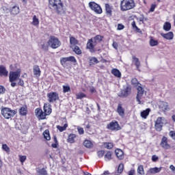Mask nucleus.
I'll use <instances>...</instances> for the list:
<instances>
[{"instance_id": "obj_41", "label": "nucleus", "mask_w": 175, "mask_h": 175, "mask_svg": "<svg viewBox=\"0 0 175 175\" xmlns=\"http://www.w3.org/2000/svg\"><path fill=\"white\" fill-rule=\"evenodd\" d=\"M37 173L38 175H49V174L47 173V170H46V168L38 169L37 170Z\"/></svg>"}, {"instance_id": "obj_15", "label": "nucleus", "mask_w": 175, "mask_h": 175, "mask_svg": "<svg viewBox=\"0 0 175 175\" xmlns=\"http://www.w3.org/2000/svg\"><path fill=\"white\" fill-rule=\"evenodd\" d=\"M160 146L164 150H170L171 146L169 144V142L167 141V138L165 136H163L161 139Z\"/></svg>"}, {"instance_id": "obj_21", "label": "nucleus", "mask_w": 175, "mask_h": 175, "mask_svg": "<svg viewBox=\"0 0 175 175\" xmlns=\"http://www.w3.org/2000/svg\"><path fill=\"white\" fill-rule=\"evenodd\" d=\"M76 139H77V135L75 133H70L68 136L67 143H70V144H73L74 143H76Z\"/></svg>"}, {"instance_id": "obj_13", "label": "nucleus", "mask_w": 175, "mask_h": 175, "mask_svg": "<svg viewBox=\"0 0 175 175\" xmlns=\"http://www.w3.org/2000/svg\"><path fill=\"white\" fill-rule=\"evenodd\" d=\"M137 94L136 96L137 102H138L139 105L142 104V97L144 94V90L141 85H139L137 88Z\"/></svg>"}, {"instance_id": "obj_54", "label": "nucleus", "mask_w": 175, "mask_h": 175, "mask_svg": "<svg viewBox=\"0 0 175 175\" xmlns=\"http://www.w3.org/2000/svg\"><path fill=\"white\" fill-rule=\"evenodd\" d=\"M154 124H160L163 125V122H162V117H158L157 120L154 122Z\"/></svg>"}, {"instance_id": "obj_24", "label": "nucleus", "mask_w": 175, "mask_h": 175, "mask_svg": "<svg viewBox=\"0 0 175 175\" xmlns=\"http://www.w3.org/2000/svg\"><path fill=\"white\" fill-rule=\"evenodd\" d=\"M115 154L118 158V159H119L120 161H122V159H124V151H122V150L121 149H116L115 150Z\"/></svg>"}, {"instance_id": "obj_34", "label": "nucleus", "mask_w": 175, "mask_h": 175, "mask_svg": "<svg viewBox=\"0 0 175 175\" xmlns=\"http://www.w3.org/2000/svg\"><path fill=\"white\" fill-rule=\"evenodd\" d=\"M96 64H99V60L95 57H92L89 59V65L90 66H92V65H95Z\"/></svg>"}, {"instance_id": "obj_57", "label": "nucleus", "mask_w": 175, "mask_h": 175, "mask_svg": "<svg viewBox=\"0 0 175 175\" xmlns=\"http://www.w3.org/2000/svg\"><path fill=\"white\" fill-rule=\"evenodd\" d=\"M18 82L17 83L18 85H21V87H24V81L21 79H18Z\"/></svg>"}, {"instance_id": "obj_6", "label": "nucleus", "mask_w": 175, "mask_h": 175, "mask_svg": "<svg viewBox=\"0 0 175 175\" xmlns=\"http://www.w3.org/2000/svg\"><path fill=\"white\" fill-rule=\"evenodd\" d=\"M107 129L111 131V132H117L121 131L122 129L117 120H112L107 125Z\"/></svg>"}, {"instance_id": "obj_45", "label": "nucleus", "mask_w": 175, "mask_h": 175, "mask_svg": "<svg viewBox=\"0 0 175 175\" xmlns=\"http://www.w3.org/2000/svg\"><path fill=\"white\" fill-rule=\"evenodd\" d=\"M53 142L54 144H51L53 148H57L58 147V139H57V135H53Z\"/></svg>"}, {"instance_id": "obj_40", "label": "nucleus", "mask_w": 175, "mask_h": 175, "mask_svg": "<svg viewBox=\"0 0 175 175\" xmlns=\"http://www.w3.org/2000/svg\"><path fill=\"white\" fill-rule=\"evenodd\" d=\"M137 172L139 175H144V167L143 165H139L137 169Z\"/></svg>"}, {"instance_id": "obj_53", "label": "nucleus", "mask_w": 175, "mask_h": 175, "mask_svg": "<svg viewBox=\"0 0 175 175\" xmlns=\"http://www.w3.org/2000/svg\"><path fill=\"white\" fill-rule=\"evenodd\" d=\"M19 161L21 163H24L25 161H27V156L19 155Z\"/></svg>"}, {"instance_id": "obj_16", "label": "nucleus", "mask_w": 175, "mask_h": 175, "mask_svg": "<svg viewBox=\"0 0 175 175\" xmlns=\"http://www.w3.org/2000/svg\"><path fill=\"white\" fill-rule=\"evenodd\" d=\"M61 120L63 122L64 126H62L59 125H57L56 128L57 130H59V132H64V131H66V129L68 126V120H66V118H62Z\"/></svg>"}, {"instance_id": "obj_18", "label": "nucleus", "mask_w": 175, "mask_h": 175, "mask_svg": "<svg viewBox=\"0 0 175 175\" xmlns=\"http://www.w3.org/2000/svg\"><path fill=\"white\" fill-rule=\"evenodd\" d=\"M43 111L46 116H50L53 112V109H51V105L50 103H45L43 106Z\"/></svg>"}, {"instance_id": "obj_25", "label": "nucleus", "mask_w": 175, "mask_h": 175, "mask_svg": "<svg viewBox=\"0 0 175 175\" xmlns=\"http://www.w3.org/2000/svg\"><path fill=\"white\" fill-rule=\"evenodd\" d=\"M132 59L134 65L136 66L137 70H138V72H140L141 63L139 60V58L136 57V56H133Z\"/></svg>"}, {"instance_id": "obj_5", "label": "nucleus", "mask_w": 175, "mask_h": 175, "mask_svg": "<svg viewBox=\"0 0 175 175\" xmlns=\"http://www.w3.org/2000/svg\"><path fill=\"white\" fill-rule=\"evenodd\" d=\"M16 111L8 107H4L1 109V114L4 118H6V120H9V118L14 117V116H16Z\"/></svg>"}, {"instance_id": "obj_17", "label": "nucleus", "mask_w": 175, "mask_h": 175, "mask_svg": "<svg viewBox=\"0 0 175 175\" xmlns=\"http://www.w3.org/2000/svg\"><path fill=\"white\" fill-rule=\"evenodd\" d=\"M131 92L132 88L130 85H127L121 91L120 96H122V98H126V96H129V95L131 94Z\"/></svg>"}, {"instance_id": "obj_26", "label": "nucleus", "mask_w": 175, "mask_h": 175, "mask_svg": "<svg viewBox=\"0 0 175 175\" xmlns=\"http://www.w3.org/2000/svg\"><path fill=\"white\" fill-rule=\"evenodd\" d=\"M69 39L71 47H75V46H77V44H79V40H77V38H75L72 35H70Z\"/></svg>"}, {"instance_id": "obj_49", "label": "nucleus", "mask_w": 175, "mask_h": 175, "mask_svg": "<svg viewBox=\"0 0 175 175\" xmlns=\"http://www.w3.org/2000/svg\"><path fill=\"white\" fill-rule=\"evenodd\" d=\"M63 92L66 94V92H70V86L69 85H63Z\"/></svg>"}, {"instance_id": "obj_38", "label": "nucleus", "mask_w": 175, "mask_h": 175, "mask_svg": "<svg viewBox=\"0 0 175 175\" xmlns=\"http://www.w3.org/2000/svg\"><path fill=\"white\" fill-rule=\"evenodd\" d=\"M111 74L115 76V77H121V72L117 68H113L111 70Z\"/></svg>"}, {"instance_id": "obj_19", "label": "nucleus", "mask_w": 175, "mask_h": 175, "mask_svg": "<svg viewBox=\"0 0 175 175\" xmlns=\"http://www.w3.org/2000/svg\"><path fill=\"white\" fill-rule=\"evenodd\" d=\"M9 75V71L6 69V67L3 65H0V77H8Z\"/></svg>"}, {"instance_id": "obj_52", "label": "nucleus", "mask_w": 175, "mask_h": 175, "mask_svg": "<svg viewBox=\"0 0 175 175\" xmlns=\"http://www.w3.org/2000/svg\"><path fill=\"white\" fill-rule=\"evenodd\" d=\"M97 155L98 158H103V156L105 155V150H100L97 152Z\"/></svg>"}, {"instance_id": "obj_60", "label": "nucleus", "mask_w": 175, "mask_h": 175, "mask_svg": "<svg viewBox=\"0 0 175 175\" xmlns=\"http://www.w3.org/2000/svg\"><path fill=\"white\" fill-rule=\"evenodd\" d=\"M139 20L141 23H144L147 20L146 17H144V15H142L141 17L139 18Z\"/></svg>"}, {"instance_id": "obj_58", "label": "nucleus", "mask_w": 175, "mask_h": 175, "mask_svg": "<svg viewBox=\"0 0 175 175\" xmlns=\"http://www.w3.org/2000/svg\"><path fill=\"white\" fill-rule=\"evenodd\" d=\"M77 129H78V133L79 135H84V129H83V127H79Z\"/></svg>"}, {"instance_id": "obj_1", "label": "nucleus", "mask_w": 175, "mask_h": 175, "mask_svg": "<svg viewBox=\"0 0 175 175\" xmlns=\"http://www.w3.org/2000/svg\"><path fill=\"white\" fill-rule=\"evenodd\" d=\"M49 7L57 14L65 13V5L62 0H49Z\"/></svg>"}, {"instance_id": "obj_23", "label": "nucleus", "mask_w": 175, "mask_h": 175, "mask_svg": "<svg viewBox=\"0 0 175 175\" xmlns=\"http://www.w3.org/2000/svg\"><path fill=\"white\" fill-rule=\"evenodd\" d=\"M116 111L120 117L125 116V109L122 107V104L118 105Z\"/></svg>"}, {"instance_id": "obj_7", "label": "nucleus", "mask_w": 175, "mask_h": 175, "mask_svg": "<svg viewBox=\"0 0 175 175\" xmlns=\"http://www.w3.org/2000/svg\"><path fill=\"white\" fill-rule=\"evenodd\" d=\"M89 8L91 9V10H93L94 13H96V14H102V13H103L102 7L94 1H90L89 3Z\"/></svg>"}, {"instance_id": "obj_44", "label": "nucleus", "mask_w": 175, "mask_h": 175, "mask_svg": "<svg viewBox=\"0 0 175 175\" xmlns=\"http://www.w3.org/2000/svg\"><path fill=\"white\" fill-rule=\"evenodd\" d=\"M124 172V163H120L118 165V172L116 174V175H120Z\"/></svg>"}, {"instance_id": "obj_42", "label": "nucleus", "mask_w": 175, "mask_h": 175, "mask_svg": "<svg viewBox=\"0 0 175 175\" xmlns=\"http://www.w3.org/2000/svg\"><path fill=\"white\" fill-rule=\"evenodd\" d=\"M149 43H150V46L151 47H154V46H158V44H159L158 40H154V38H152V37H150Z\"/></svg>"}, {"instance_id": "obj_31", "label": "nucleus", "mask_w": 175, "mask_h": 175, "mask_svg": "<svg viewBox=\"0 0 175 175\" xmlns=\"http://www.w3.org/2000/svg\"><path fill=\"white\" fill-rule=\"evenodd\" d=\"M83 146L86 148H92L94 147V144L90 140L85 139L83 142Z\"/></svg>"}, {"instance_id": "obj_35", "label": "nucleus", "mask_w": 175, "mask_h": 175, "mask_svg": "<svg viewBox=\"0 0 175 175\" xmlns=\"http://www.w3.org/2000/svg\"><path fill=\"white\" fill-rule=\"evenodd\" d=\"M131 26H132V29L133 31H135V32H137L138 33H142V30H140V29L137 27V26L136 25V22L135 21H133L131 23Z\"/></svg>"}, {"instance_id": "obj_9", "label": "nucleus", "mask_w": 175, "mask_h": 175, "mask_svg": "<svg viewBox=\"0 0 175 175\" xmlns=\"http://www.w3.org/2000/svg\"><path fill=\"white\" fill-rule=\"evenodd\" d=\"M21 76V70L18 69L16 71H10L9 75L10 82L16 81L18 79H20Z\"/></svg>"}, {"instance_id": "obj_27", "label": "nucleus", "mask_w": 175, "mask_h": 175, "mask_svg": "<svg viewBox=\"0 0 175 175\" xmlns=\"http://www.w3.org/2000/svg\"><path fill=\"white\" fill-rule=\"evenodd\" d=\"M161 36L164 39H167V40H172L173 39V38H174V34L172 31H170L167 33H161Z\"/></svg>"}, {"instance_id": "obj_20", "label": "nucleus", "mask_w": 175, "mask_h": 175, "mask_svg": "<svg viewBox=\"0 0 175 175\" xmlns=\"http://www.w3.org/2000/svg\"><path fill=\"white\" fill-rule=\"evenodd\" d=\"M10 13L12 16H17L18 13H20V7L18 5H15L10 8Z\"/></svg>"}, {"instance_id": "obj_4", "label": "nucleus", "mask_w": 175, "mask_h": 175, "mask_svg": "<svg viewBox=\"0 0 175 175\" xmlns=\"http://www.w3.org/2000/svg\"><path fill=\"white\" fill-rule=\"evenodd\" d=\"M47 43L49 46L53 49H58V47H61L62 44L59 39L55 36H51Z\"/></svg>"}, {"instance_id": "obj_30", "label": "nucleus", "mask_w": 175, "mask_h": 175, "mask_svg": "<svg viewBox=\"0 0 175 175\" xmlns=\"http://www.w3.org/2000/svg\"><path fill=\"white\" fill-rule=\"evenodd\" d=\"M150 111H151L150 108H147L146 110L142 111L140 113L141 117L144 118V120H146L147 117L150 116Z\"/></svg>"}, {"instance_id": "obj_10", "label": "nucleus", "mask_w": 175, "mask_h": 175, "mask_svg": "<svg viewBox=\"0 0 175 175\" xmlns=\"http://www.w3.org/2000/svg\"><path fill=\"white\" fill-rule=\"evenodd\" d=\"M46 96L49 103H54V102H56V100H59V94H58L57 92H49L46 94Z\"/></svg>"}, {"instance_id": "obj_32", "label": "nucleus", "mask_w": 175, "mask_h": 175, "mask_svg": "<svg viewBox=\"0 0 175 175\" xmlns=\"http://www.w3.org/2000/svg\"><path fill=\"white\" fill-rule=\"evenodd\" d=\"M113 155V152L108 150L107 151V152L105 153L104 158L105 161H111L113 159V158L111 157V156Z\"/></svg>"}, {"instance_id": "obj_39", "label": "nucleus", "mask_w": 175, "mask_h": 175, "mask_svg": "<svg viewBox=\"0 0 175 175\" xmlns=\"http://www.w3.org/2000/svg\"><path fill=\"white\" fill-rule=\"evenodd\" d=\"M163 29L167 32L172 29V24L170 22H165L163 25Z\"/></svg>"}, {"instance_id": "obj_51", "label": "nucleus", "mask_w": 175, "mask_h": 175, "mask_svg": "<svg viewBox=\"0 0 175 175\" xmlns=\"http://www.w3.org/2000/svg\"><path fill=\"white\" fill-rule=\"evenodd\" d=\"M2 148L6 152H10V148H9L6 144L2 145Z\"/></svg>"}, {"instance_id": "obj_63", "label": "nucleus", "mask_w": 175, "mask_h": 175, "mask_svg": "<svg viewBox=\"0 0 175 175\" xmlns=\"http://www.w3.org/2000/svg\"><path fill=\"white\" fill-rule=\"evenodd\" d=\"M159 159L158 157H157V155H153L152 157V161L153 162H157V161Z\"/></svg>"}, {"instance_id": "obj_29", "label": "nucleus", "mask_w": 175, "mask_h": 175, "mask_svg": "<svg viewBox=\"0 0 175 175\" xmlns=\"http://www.w3.org/2000/svg\"><path fill=\"white\" fill-rule=\"evenodd\" d=\"M103 147L107 150H113L114 144L113 142H103Z\"/></svg>"}, {"instance_id": "obj_55", "label": "nucleus", "mask_w": 175, "mask_h": 175, "mask_svg": "<svg viewBox=\"0 0 175 175\" xmlns=\"http://www.w3.org/2000/svg\"><path fill=\"white\" fill-rule=\"evenodd\" d=\"M125 28V26L122 25V23H118L117 30L118 31H122Z\"/></svg>"}, {"instance_id": "obj_3", "label": "nucleus", "mask_w": 175, "mask_h": 175, "mask_svg": "<svg viewBox=\"0 0 175 175\" xmlns=\"http://www.w3.org/2000/svg\"><path fill=\"white\" fill-rule=\"evenodd\" d=\"M136 7L135 0H122L120 1V10L121 12H128L132 10Z\"/></svg>"}, {"instance_id": "obj_56", "label": "nucleus", "mask_w": 175, "mask_h": 175, "mask_svg": "<svg viewBox=\"0 0 175 175\" xmlns=\"http://www.w3.org/2000/svg\"><path fill=\"white\" fill-rule=\"evenodd\" d=\"M6 88L3 85H0V94H5Z\"/></svg>"}, {"instance_id": "obj_64", "label": "nucleus", "mask_w": 175, "mask_h": 175, "mask_svg": "<svg viewBox=\"0 0 175 175\" xmlns=\"http://www.w3.org/2000/svg\"><path fill=\"white\" fill-rule=\"evenodd\" d=\"M135 169H132V170H131L129 172H128V174L129 175H133V174H135Z\"/></svg>"}, {"instance_id": "obj_11", "label": "nucleus", "mask_w": 175, "mask_h": 175, "mask_svg": "<svg viewBox=\"0 0 175 175\" xmlns=\"http://www.w3.org/2000/svg\"><path fill=\"white\" fill-rule=\"evenodd\" d=\"M159 109L163 113H166V111L170 110V107L169 106V103L165 101H160L159 103Z\"/></svg>"}, {"instance_id": "obj_46", "label": "nucleus", "mask_w": 175, "mask_h": 175, "mask_svg": "<svg viewBox=\"0 0 175 175\" xmlns=\"http://www.w3.org/2000/svg\"><path fill=\"white\" fill-rule=\"evenodd\" d=\"M83 98H87V94L83 92H79L76 94V99H83Z\"/></svg>"}, {"instance_id": "obj_33", "label": "nucleus", "mask_w": 175, "mask_h": 175, "mask_svg": "<svg viewBox=\"0 0 175 175\" xmlns=\"http://www.w3.org/2000/svg\"><path fill=\"white\" fill-rule=\"evenodd\" d=\"M19 114L20 116H27L28 114V109H27V107H21L19 109Z\"/></svg>"}, {"instance_id": "obj_62", "label": "nucleus", "mask_w": 175, "mask_h": 175, "mask_svg": "<svg viewBox=\"0 0 175 175\" xmlns=\"http://www.w3.org/2000/svg\"><path fill=\"white\" fill-rule=\"evenodd\" d=\"M112 46H113V49H115V50L118 49V43L113 42L112 44Z\"/></svg>"}, {"instance_id": "obj_36", "label": "nucleus", "mask_w": 175, "mask_h": 175, "mask_svg": "<svg viewBox=\"0 0 175 175\" xmlns=\"http://www.w3.org/2000/svg\"><path fill=\"white\" fill-rule=\"evenodd\" d=\"M44 139H46L47 141L51 140V137H50V131L49 129L45 130L43 132Z\"/></svg>"}, {"instance_id": "obj_2", "label": "nucleus", "mask_w": 175, "mask_h": 175, "mask_svg": "<svg viewBox=\"0 0 175 175\" xmlns=\"http://www.w3.org/2000/svg\"><path fill=\"white\" fill-rule=\"evenodd\" d=\"M103 36L96 35L94 38H92L88 40L86 44V49L90 51V53H96V49L95 46L98 43H100L103 40Z\"/></svg>"}, {"instance_id": "obj_28", "label": "nucleus", "mask_w": 175, "mask_h": 175, "mask_svg": "<svg viewBox=\"0 0 175 175\" xmlns=\"http://www.w3.org/2000/svg\"><path fill=\"white\" fill-rule=\"evenodd\" d=\"M162 170V167H154L153 168H150L148 171V174H155L157 173H159Z\"/></svg>"}, {"instance_id": "obj_14", "label": "nucleus", "mask_w": 175, "mask_h": 175, "mask_svg": "<svg viewBox=\"0 0 175 175\" xmlns=\"http://www.w3.org/2000/svg\"><path fill=\"white\" fill-rule=\"evenodd\" d=\"M105 10L107 17L113 16V10H114L113 5H110L109 3H105Z\"/></svg>"}, {"instance_id": "obj_59", "label": "nucleus", "mask_w": 175, "mask_h": 175, "mask_svg": "<svg viewBox=\"0 0 175 175\" xmlns=\"http://www.w3.org/2000/svg\"><path fill=\"white\" fill-rule=\"evenodd\" d=\"M170 136L173 139V140H175V131H170Z\"/></svg>"}, {"instance_id": "obj_12", "label": "nucleus", "mask_w": 175, "mask_h": 175, "mask_svg": "<svg viewBox=\"0 0 175 175\" xmlns=\"http://www.w3.org/2000/svg\"><path fill=\"white\" fill-rule=\"evenodd\" d=\"M35 114L39 120H46V117H47V115H46L42 108H36L35 109Z\"/></svg>"}, {"instance_id": "obj_22", "label": "nucleus", "mask_w": 175, "mask_h": 175, "mask_svg": "<svg viewBox=\"0 0 175 175\" xmlns=\"http://www.w3.org/2000/svg\"><path fill=\"white\" fill-rule=\"evenodd\" d=\"M33 75L36 76V77H40L42 71L40 70V68L39 67V66L38 65L33 66Z\"/></svg>"}, {"instance_id": "obj_61", "label": "nucleus", "mask_w": 175, "mask_h": 175, "mask_svg": "<svg viewBox=\"0 0 175 175\" xmlns=\"http://www.w3.org/2000/svg\"><path fill=\"white\" fill-rule=\"evenodd\" d=\"M155 8H157V5L156 4H152L150 5V12H154Z\"/></svg>"}, {"instance_id": "obj_48", "label": "nucleus", "mask_w": 175, "mask_h": 175, "mask_svg": "<svg viewBox=\"0 0 175 175\" xmlns=\"http://www.w3.org/2000/svg\"><path fill=\"white\" fill-rule=\"evenodd\" d=\"M162 126H163L162 124L154 123V128L156 131H157L158 132H161V131H162Z\"/></svg>"}, {"instance_id": "obj_8", "label": "nucleus", "mask_w": 175, "mask_h": 175, "mask_svg": "<svg viewBox=\"0 0 175 175\" xmlns=\"http://www.w3.org/2000/svg\"><path fill=\"white\" fill-rule=\"evenodd\" d=\"M68 62L76 64V62H77V60L76 59V57H75V56L62 57L60 59V64L63 66V68H66V66H68Z\"/></svg>"}, {"instance_id": "obj_43", "label": "nucleus", "mask_w": 175, "mask_h": 175, "mask_svg": "<svg viewBox=\"0 0 175 175\" xmlns=\"http://www.w3.org/2000/svg\"><path fill=\"white\" fill-rule=\"evenodd\" d=\"M131 84L134 87H139V85H142V84L137 81V79L136 78H133L131 79Z\"/></svg>"}, {"instance_id": "obj_50", "label": "nucleus", "mask_w": 175, "mask_h": 175, "mask_svg": "<svg viewBox=\"0 0 175 175\" xmlns=\"http://www.w3.org/2000/svg\"><path fill=\"white\" fill-rule=\"evenodd\" d=\"M42 49L44 50V51H49V47H50V45H49V43L47 44H42L41 45Z\"/></svg>"}, {"instance_id": "obj_47", "label": "nucleus", "mask_w": 175, "mask_h": 175, "mask_svg": "<svg viewBox=\"0 0 175 175\" xmlns=\"http://www.w3.org/2000/svg\"><path fill=\"white\" fill-rule=\"evenodd\" d=\"M32 25H34L35 27H36V25H39V18H38V17H36V15H34L33 16V21L31 23Z\"/></svg>"}, {"instance_id": "obj_37", "label": "nucleus", "mask_w": 175, "mask_h": 175, "mask_svg": "<svg viewBox=\"0 0 175 175\" xmlns=\"http://www.w3.org/2000/svg\"><path fill=\"white\" fill-rule=\"evenodd\" d=\"M73 49V51L74 53H75V54H77V55H81V54H83V51H81V49H80V47H79V46L75 45Z\"/></svg>"}]
</instances>
